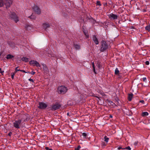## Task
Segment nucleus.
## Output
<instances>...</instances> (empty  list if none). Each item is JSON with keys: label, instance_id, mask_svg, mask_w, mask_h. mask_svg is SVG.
<instances>
[{"label": "nucleus", "instance_id": "nucleus-27", "mask_svg": "<svg viewBox=\"0 0 150 150\" xmlns=\"http://www.w3.org/2000/svg\"><path fill=\"white\" fill-rule=\"evenodd\" d=\"M105 141L106 142H108V141L109 138H108L106 136H105L104 137Z\"/></svg>", "mask_w": 150, "mask_h": 150}, {"label": "nucleus", "instance_id": "nucleus-24", "mask_svg": "<svg viewBox=\"0 0 150 150\" xmlns=\"http://www.w3.org/2000/svg\"><path fill=\"white\" fill-rule=\"evenodd\" d=\"M19 68L18 67H17L15 69V72L16 73L18 71H21V70L18 69V68Z\"/></svg>", "mask_w": 150, "mask_h": 150}, {"label": "nucleus", "instance_id": "nucleus-5", "mask_svg": "<svg viewBox=\"0 0 150 150\" xmlns=\"http://www.w3.org/2000/svg\"><path fill=\"white\" fill-rule=\"evenodd\" d=\"M33 9L35 12L38 14L41 13V11L39 7L36 5H35L33 7Z\"/></svg>", "mask_w": 150, "mask_h": 150}, {"label": "nucleus", "instance_id": "nucleus-29", "mask_svg": "<svg viewBox=\"0 0 150 150\" xmlns=\"http://www.w3.org/2000/svg\"><path fill=\"white\" fill-rule=\"evenodd\" d=\"M82 135L83 137H85L87 136V134L86 133L84 132L82 134Z\"/></svg>", "mask_w": 150, "mask_h": 150}, {"label": "nucleus", "instance_id": "nucleus-28", "mask_svg": "<svg viewBox=\"0 0 150 150\" xmlns=\"http://www.w3.org/2000/svg\"><path fill=\"white\" fill-rule=\"evenodd\" d=\"M96 4L99 6H100L101 5L100 1H96Z\"/></svg>", "mask_w": 150, "mask_h": 150}, {"label": "nucleus", "instance_id": "nucleus-7", "mask_svg": "<svg viewBox=\"0 0 150 150\" xmlns=\"http://www.w3.org/2000/svg\"><path fill=\"white\" fill-rule=\"evenodd\" d=\"M29 63L31 65H33V66H35L37 67H40L39 63L37 61L35 60H31L30 62Z\"/></svg>", "mask_w": 150, "mask_h": 150}, {"label": "nucleus", "instance_id": "nucleus-48", "mask_svg": "<svg viewBox=\"0 0 150 150\" xmlns=\"http://www.w3.org/2000/svg\"><path fill=\"white\" fill-rule=\"evenodd\" d=\"M112 103V102L111 101V103Z\"/></svg>", "mask_w": 150, "mask_h": 150}, {"label": "nucleus", "instance_id": "nucleus-45", "mask_svg": "<svg viewBox=\"0 0 150 150\" xmlns=\"http://www.w3.org/2000/svg\"><path fill=\"white\" fill-rule=\"evenodd\" d=\"M67 115H69V113L67 112Z\"/></svg>", "mask_w": 150, "mask_h": 150}, {"label": "nucleus", "instance_id": "nucleus-22", "mask_svg": "<svg viewBox=\"0 0 150 150\" xmlns=\"http://www.w3.org/2000/svg\"><path fill=\"white\" fill-rule=\"evenodd\" d=\"M119 71L117 68H116L115 70V74L117 75L119 73Z\"/></svg>", "mask_w": 150, "mask_h": 150}, {"label": "nucleus", "instance_id": "nucleus-15", "mask_svg": "<svg viewBox=\"0 0 150 150\" xmlns=\"http://www.w3.org/2000/svg\"><path fill=\"white\" fill-rule=\"evenodd\" d=\"M21 59L23 61L25 62H28V59L26 57H23Z\"/></svg>", "mask_w": 150, "mask_h": 150}, {"label": "nucleus", "instance_id": "nucleus-23", "mask_svg": "<svg viewBox=\"0 0 150 150\" xmlns=\"http://www.w3.org/2000/svg\"><path fill=\"white\" fill-rule=\"evenodd\" d=\"M97 67L98 68L100 69L101 68V65L100 63L99 62H98L97 63Z\"/></svg>", "mask_w": 150, "mask_h": 150}, {"label": "nucleus", "instance_id": "nucleus-44", "mask_svg": "<svg viewBox=\"0 0 150 150\" xmlns=\"http://www.w3.org/2000/svg\"><path fill=\"white\" fill-rule=\"evenodd\" d=\"M110 118H112V116L111 115H110Z\"/></svg>", "mask_w": 150, "mask_h": 150}, {"label": "nucleus", "instance_id": "nucleus-38", "mask_svg": "<svg viewBox=\"0 0 150 150\" xmlns=\"http://www.w3.org/2000/svg\"><path fill=\"white\" fill-rule=\"evenodd\" d=\"M84 33H85V35L87 37V38H88V34L86 33L84 31Z\"/></svg>", "mask_w": 150, "mask_h": 150}, {"label": "nucleus", "instance_id": "nucleus-12", "mask_svg": "<svg viewBox=\"0 0 150 150\" xmlns=\"http://www.w3.org/2000/svg\"><path fill=\"white\" fill-rule=\"evenodd\" d=\"M93 40L96 45H98L99 44V42L98 40V39L96 37V36L94 35L93 37Z\"/></svg>", "mask_w": 150, "mask_h": 150}, {"label": "nucleus", "instance_id": "nucleus-19", "mask_svg": "<svg viewBox=\"0 0 150 150\" xmlns=\"http://www.w3.org/2000/svg\"><path fill=\"white\" fill-rule=\"evenodd\" d=\"M149 115L148 113L147 112H143L142 113V116L143 117L147 116Z\"/></svg>", "mask_w": 150, "mask_h": 150}, {"label": "nucleus", "instance_id": "nucleus-4", "mask_svg": "<svg viewBox=\"0 0 150 150\" xmlns=\"http://www.w3.org/2000/svg\"><path fill=\"white\" fill-rule=\"evenodd\" d=\"M21 122L22 120L20 119L15 120L13 123L14 127L17 129H19Z\"/></svg>", "mask_w": 150, "mask_h": 150}, {"label": "nucleus", "instance_id": "nucleus-49", "mask_svg": "<svg viewBox=\"0 0 150 150\" xmlns=\"http://www.w3.org/2000/svg\"><path fill=\"white\" fill-rule=\"evenodd\" d=\"M112 103V102L111 101V103Z\"/></svg>", "mask_w": 150, "mask_h": 150}, {"label": "nucleus", "instance_id": "nucleus-13", "mask_svg": "<svg viewBox=\"0 0 150 150\" xmlns=\"http://www.w3.org/2000/svg\"><path fill=\"white\" fill-rule=\"evenodd\" d=\"M43 27L46 29L48 28H49L50 26V25L49 24L45 23H43Z\"/></svg>", "mask_w": 150, "mask_h": 150}, {"label": "nucleus", "instance_id": "nucleus-31", "mask_svg": "<svg viewBox=\"0 0 150 150\" xmlns=\"http://www.w3.org/2000/svg\"><path fill=\"white\" fill-rule=\"evenodd\" d=\"M45 149L46 150H53L52 149H50L47 147H45Z\"/></svg>", "mask_w": 150, "mask_h": 150}, {"label": "nucleus", "instance_id": "nucleus-17", "mask_svg": "<svg viewBox=\"0 0 150 150\" xmlns=\"http://www.w3.org/2000/svg\"><path fill=\"white\" fill-rule=\"evenodd\" d=\"M28 18L32 20H35L36 18V16L33 14H32L31 16H29Z\"/></svg>", "mask_w": 150, "mask_h": 150}, {"label": "nucleus", "instance_id": "nucleus-47", "mask_svg": "<svg viewBox=\"0 0 150 150\" xmlns=\"http://www.w3.org/2000/svg\"><path fill=\"white\" fill-rule=\"evenodd\" d=\"M132 28H134V27H132Z\"/></svg>", "mask_w": 150, "mask_h": 150}, {"label": "nucleus", "instance_id": "nucleus-40", "mask_svg": "<svg viewBox=\"0 0 150 150\" xmlns=\"http://www.w3.org/2000/svg\"><path fill=\"white\" fill-rule=\"evenodd\" d=\"M4 72V71H2L1 69L0 68V73H2Z\"/></svg>", "mask_w": 150, "mask_h": 150}, {"label": "nucleus", "instance_id": "nucleus-8", "mask_svg": "<svg viewBox=\"0 0 150 150\" xmlns=\"http://www.w3.org/2000/svg\"><path fill=\"white\" fill-rule=\"evenodd\" d=\"M61 106V105L59 103H56L52 105V109L54 110H56L59 109Z\"/></svg>", "mask_w": 150, "mask_h": 150}, {"label": "nucleus", "instance_id": "nucleus-30", "mask_svg": "<svg viewBox=\"0 0 150 150\" xmlns=\"http://www.w3.org/2000/svg\"><path fill=\"white\" fill-rule=\"evenodd\" d=\"M81 148L80 146H79L77 148L75 149V150H79Z\"/></svg>", "mask_w": 150, "mask_h": 150}, {"label": "nucleus", "instance_id": "nucleus-6", "mask_svg": "<svg viewBox=\"0 0 150 150\" xmlns=\"http://www.w3.org/2000/svg\"><path fill=\"white\" fill-rule=\"evenodd\" d=\"M38 105V108L40 109H45L47 106L46 104L43 102H40Z\"/></svg>", "mask_w": 150, "mask_h": 150}, {"label": "nucleus", "instance_id": "nucleus-16", "mask_svg": "<svg viewBox=\"0 0 150 150\" xmlns=\"http://www.w3.org/2000/svg\"><path fill=\"white\" fill-rule=\"evenodd\" d=\"M74 47L76 50H79L80 48V46L77 44H74Z\"/></svg>", "mask_w": 150, "mask_h": 150}, {"label": "nucleus", "instance_id": "nucleus-43", "mask_svg": "<svg viewBox=\"0 0 150 150\" xmlns=\"http://www.w3.org/2000/svg\"><path fill=\"white\" fill-rule=\"evenodd\" d=\"M140 102L142 103H143L144 102V101L143 100H142Z\"/></svg>", "mask_w": 150, "mask_h": 150}, {"label": "nucleus", "instance_id": "nucleus-33", "mask_svg": "<svg viewBox=\"0 0 150 150\" xmlns=\"http://www.w3.org/2000/svg\"><path fill=\"white\" fill-rule=\"evenodd\" d=\"M143 80L145 82L146 80V77H144L142 78Z\"/></svg>", "mask_w": 150, "mask_h": 150}, {"label": "nucleus", "instance_id": "nucleus-37", "mask_svg": "<svg viewBox=\"0 0 150 150\" xmlns=\"http://www.w3.org/2000/svg\"><path fill=\"white\" fill-rule=\"evenodd\" d=\"M92 67H93V68H95V65H94V62H92Z\"/></svg>", "mask_w": 150, "mask_h": 150}, {"label": "nucleus", "instance_id": "nucleus-2", "mask_svg": "<svg viewBox=\"0 0 150 150\" xmlns=\"http://www.w3.org/2000/svg\"><path fill=\"white\" fill-rule=\"evenodd\" d=\"M101 43V45L100 46L101 52H104L109 48V45L105 41L103 40Z\"/></svg>", "mask_w": 150, "mask_h": 150}, {"label": "nucleus", "instance_id": "nucleus-42", "mask_svg": "<svg viewBox=\"0 0 150 150\" xmlns=\"http://www.w3.org/2000/svg\"><path fill=\"white\" fill-rule=\"evenodd\" d=\"M12 134V133L11 132H10L9 133H8V135L10 136Z\"/></svg>", "mask_w": 150, "mask_h": 150}, {"label": "nucleus", "instance_id": "nucleus-39", "mask_svg": "<svg viewBox=\"0 0 150 150\" xmlns=\"http://www.w3.org/2000/svg\"><path fill=\"white\" fill-rule=\"evenodd\" d=\"M93 71L95 73V74H96V71H95V68H93Z\"/></svg>", "mask_w": 150, "mask_h": 150}, {"label": "nucleus", "instance_id": "nucleus-9", "mask_svg": "<svg viewBox=\"0 0 150 150\" xmlns=\"http://www.w3.org/2000/svg\"><path fill=\"white\" fill-rule=\"evenodd\" d=\"M109 18L111 19L115 20L117 18V16L115 14L111 13L108 15Z\"/></svg>", "mask_w": 150, "mask_h": 150}, {"label": "nucleus", "instance_id": "nucleus-21", "mask_svg": "<svg viewBox=\"0 0 150 150\" xmlns=\"http://www.w3.org/2000/svg\"><path fill=\"white\" fill-rule=\"evenodd\" d=\"M25 28L26 29L28 30V29H30V28H32V27L31 25H30L27 24L25 25Z\"/></svg>", "mask_w": 150, "mask_h": 150}, {"label": "nucleus", "instance_id": "nucleus-41", "mask_svg": "<svg viewBox=\"0 0 150 150\" xmlns=\"http://www.w3.org/2000/svg\"><path fill=\"white\" fill-rule=\"evenodd\" d=\"M123 148H122L121 147H118V148H117V149L118 150H120V149H122Z\"/></svg>", "mask_w": 150, "mask_h": 150}, {"label": "nucleus", "instance_id": "nucleus-14", "mask_svg": "<svg viewBox=\"0 0 150 150\" xmlns=\"http://www.w3.org/2000/svg\"><path fill=\"white\" fill-rule=\"evenodd\" d=\"M133 96V94H129L128 95V100L129 101H131L132 99Z\"/></svg>", "mask_w": 150, "mask_h": 150}, {"label": "nucleus", "instance_id": "nucleus-18", "mask_svg": "<svg viewBox=\"0 0 150 150\" xmlns=\"http://www.w3.org/2000/svg\"><path fill=\"white\" fill-rule=\"evenodd\" d=\"M14 57V56L13 55H12L10 54H8L7 55V57H6V58L7 59H11Z\"/></svg>", "mask_w": 150, "mask_h": 150}, {"label": "nucleus", "instance_id": "nucleus-20", "mask_svg": "<svg viewBox=\"0 0 150 150\" xmlns=\"http://www.w3.org/2000/svg\"><path fill=\"white\" fill-rule=\"evenodd\" d=\"M145 29L148 32L150 31V24L145 27Z\"/></svg>", "mask_w": 150, "mask_h": 150}, {"label": "nucleus", "instance_id": "nucleus-46", "mask_svg": "<svg viewBox=\"0 0 150 150\" xmlns=\"http://www.w3.org/2000/svg\"><path fill=\"white\" fill-rule=\"evenodd\" d=\"M1 54H2V53L1 52H0V56H1Z\"/></svg>", "mask_w": 150, "mask_h": 150}, {"label": "nucleus", "instance_id": "nucleus-35", "mask_svg": "<svg viewBox=\"0 0 150 150\" xmlns=\"http://www.w3.org/2000/svg\"><path fill=\"white\" fill-rule=\"evenodd\" d=\"M28 80L30 81H31L32 82H34V81L33 80V79H31L30 78Z\"/></svg>", "mask_w": 150, "mask_h": 150}, {"label": "nucleus", "instance_id": "nucleus-1", "mask_svg": "<svg viewBox=\"0 0 150 150\" xmlns=\"http://www.w3.org/2000/svg\"><path fill=\"white\" fill-rule=\"evenodd\" d=\"M13 3V0H5L4 1L3 0H0V7H2L5 4L6 8L10 7Z\"/></svg>", "mask_w": 150, "mask_h": 150}, {"label": "nucleus", "instance_id": "nucleus-32", "mask_svg": "<svg viewBox=\"0 0 150 150\" xmlns=\"http://www.w3.org/2000/svg\"><path fill=\"white\" fill-rule=\"evenodd\" d=\"M21 71H22V72H23L24 73H30V72H26L25 71V70H21Z\"/></svg>", "mask_w": 150, "mask_h": 150}, {"label": "nucleus", "instance_id": "nucleus-10", "mask_svg": "<svg viewBox=\"0 0 150 150\" xmlns=\"http://www.w3.org/2000/svg\"><path fill=\"white\" fill-rule=\"evenodd\" d=\"M11 18H12L16 23H17L19 21L18 17L15 13H12L11 15Z\"/></svg>", "mask_w": 150, "mask_h": 150}, {"label": "nucleus", "instance_id": "nucleus-36", "mask_svg": "<svg viewBox=\"0 0 150 150\" xmlns=\"http://www.w3.org/2000/svg\"><path fill=\"white\" fill-rule=\"evenodd\" d=\"M146 64L147 65H149V63L148 61H146L145 62Z\"/></svg>", "mask_w": 150, "mask_h": 150}, {"label": "nucleus", "instance_id": "nucleus-25", "mask_svg": "<svg viewBox=\"0 0 150 150\" xmlns=\"http://www.w3.org/2000/svg\"><path fill=\"white\" fill-rule=\"evenodd\" d=\"M122 149H127L128 150H131V148L130 146H128L127 147H125V148Z\"/></svg>", "mask_w": 150, "mask_h": 150}, {"label": "nucleus", "instance_id": "nucleus-34", "mask_svg": "<svg viewBox=\"0 0 150 150\" xmlns=\"http://www.w3.org/2000/svg\"><path fill=\"white\" fill-rule=\"evenodd\" d=\"M29 74H31L32 75H34L35 74V72L34 71H32L31 72H30V73Z\"/></svg>", "mask_w": 150, "mask_h": 150}, {"label": "nucleus", "instance_id": "nucleus-11", "mask_svg": "<svg viewBox=\"0 0 150 150\" xmlns=\"http://www.w3.org/2000/svg\"><path fill=\"white\" fill-rule=\"evenodd\" d=\"M42 65L43 66V68L44 72L45 73L47 74L48 72L49 71L47 66L45 64H42Z\"/></svg>", "mask_w": 150, "mask_h": 150}, {"label": "nucleus", "instance_id": "nucleus-3", "mask_svg": "<svg viewBox=\"0 0 150 150\" xmlns=\"http://www.w3.org/2000/svg\"><path fill=\"white\" fill-rule=\"evenodd\" d=\"M58 92L60 94H64L67 91V87L64 86H59L57 89Z\"/></svg>", "mask_w": 150, "mask_h": 150}, {"label": "nucleus", "instance_id": "nucleus-26", "mask_svg": "<svg viewBox=\"0 0 150 150\" xmlns=\"http://www.w3.org/2000/svg\"><path fill=\"white\" fill-rule=\"evenodd\" d=\"M15 72H12L11 73V78L13 79L14 78V76L15 75Z\"/></svg>", "mask_w": 150, "mask_h": 150}]
</instances>
